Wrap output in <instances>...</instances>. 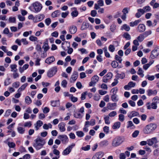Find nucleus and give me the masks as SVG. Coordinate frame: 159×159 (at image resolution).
<instances>
[{
	"instance_id": "f257e3e1",
	"label": "nucleus",
	"mask_w": 159,
	"mask_h": 159,
	"mask_svg": "<svg viewBox=\"0 0 159 159\" xmlns=\"http://www.w3.org/2000/svg\"><path fill=\"white\" fill-rule=\"evenodd\" d=\"M35 143L33 144V146L37 150L41 148L45 143V140L40 138L38 137L34 140Z\"/></svg>"
},
{
	"instance_id": "f03ea898",
	"label": "nucleus",
	"mask_w": 159,
	"mask_h": 159,
	"mask_svg": "<svg viewBox=\"0 0 159 159\" xmlns=\"http://www.w3.org/2000/svg\"><path fill=\"white\" fill-rule=\"evenodd\" d=\"M157 125L154 123H151L146 125L143 130L145 134H151L157 128Z\"/></svg>"
},
{
	"instance_id": "7ed1b4c3",
	"label": "nucleus",
	"mask_w": 159,
	"mask_h": 159,
	"mask_svg": "<svg viewBox=\"0 0 159 159\" xmlns=\"http://www.w3.org/2000/svg\"><path fill=\"white\" fill-rule=\"evenodd\" d=\"M123 137L118 136L115 137L112 140L111 145L113 147H116L120 145L124 141Z\"/></svg>"
},
{
	"instance_id": "20e7f679",
	"label": "nucleus",
	"mask_w": 159,
	"mask_h": 159,
	"mask_svg": "<svg viewBox=\"0 0 159 159\" xmlns=\"http://www.w3.org/2000/svg\"><path fill=\"white\" fill-rule=\"evenodd\" d=\"M118 89L117 88L115 87L112 89L111 91L112 93V94L111 96V100L113 102H117L118 101L119 99L118 96L117 95Z\"/></svg>"
},
{
	"instance_id": "39448f33",
	"label": "nucleus",
	"mask_w": 159,
	"mask_h": 159,
	"mask_svg": "<svg viewBox=\"0 0 159 159\" xmlns=\"http://www.w3.org/2000/svg\"><path fill=\"white\" fill-rule=\"evenodd\" d=\"M34 11L36 12L40 11L42 8V5L38 2H35L32 5Z\"/></svg>"
},
{
	"instance_id": "423d86ee",
	"label": "nucleus",
	"mask_w": 159,
	"mask_h": 159,
	"mask_svg": "<svg viewBox=\"0 0 159 159\" xmlns=\"http://www.w3.org/2000/svg\"><path fill=\"white\" fill-rule=\"evenodd\" d=\"M75 143H72L66 149L64 150L62 154L63 155H66L69 154L71 152L72 148L75 146Z\"/></svg>"
},
{
	"instance_id": "0eeeda50",
	"label": "nucleus",
	"mask_w": 159,
	"mask_h": 159,
	"mask_svg": "<svg viewBox=\"0 0 159 159\" xmlns=\"http://www.w3.org/2000/svg\"><path fill=\"white\" fill-rule=\"evenodd\" d=\"M112 76V74L111 72L108 73L106 75L103 77L102 80V81L105 83L108 82L109 80L111 79Z\"/></svg>"
},
{
	"instance_id": "6e6552de",
	"label": "nucleus",
	"mask_w": 159,
	"mask_h": 159,
	"mask_svg": "<svg viewBox=\"0 0 159 159\" xmlns=\"http://www.w3.org/2000/svg\"><path fill=\"white\" fill-rule=\"evenodd\" d=\"M148 144L150 146H152L153 145L156 144L158 142L156 137H153L147 140Z\"/></svg>"
},
{
	"instance_id": "1a4fd4ad",
	"label": "nucleus",
	"mask_w": 159,
	"mask_h": 159,
	"mask_svg": "<svg viewBox=\"0 0 159 159\" xmlns=\"http://www.w3.org/2000/svg\"><path fill=\"white\" fill-rule=\"evenodd\" d=\"M99 80V77L97 75L93 76L92 78L91 81L89 83V85L92 86L95 85L96 83Z\"/></svg>"
},
{
	"instance_id": "9d476101",
	"label": "nucleus",
	"mask_w": 159,
	"mask_h": 159,
	"mask_svg": "<svg viewBox=\"0 0 159 159\" xmlns=\"http://www.w3.org/2000/svg\"><path fill=\"white\" fill-rule=\"evenodd\" d=\"M136 31L139 33H142L146 30V26L144 25L140 24L138 25L136 28Z\"/></svg>"
},
{
	"instance_id": "9b49d317",
	"label": "nucleus",
	"mask_w": 159,
	"mask_h": 159,
	"mask_svg": "<svg viewBox=\"0 0 159 159\" xmlns=\"http://www.w3.org/2000/svg\"><path fill=\"white\" fill-rule=\"evenodd\" d=\"M59 139H60L63 143H66L68 142V139L66 135H61L58 136Z\"/></svg>"
},
{
	"instance_id": "f8f14e48",
	"label": "nucleus",
	"mask_w": 159,
	"mask_h": 159,
	"mask_svg": "<svg viewBox=\"0 0 159 159\" xmlns=\"http://www.w3.org/2000/svg\"><path fill=\"white\" fill-rule=\"evenodd\" d=\"M159 53V49H155L152 50L151 52V57L152 59L156 57Z\"/></svg>"
},
{
	"instance_id": "ddd939ff",
	"label": "nucleus",
	"mask_w": 159,
	"mask_h": 159,
	"mask_svg": "<svg viewBox=\"0 0 159 159\" xmlns=\"http://www.w3.org/2000/svg\"><path fill=\"white\" fill-rule=\"evenodd\" d=\"M78 77V73L76 71L74 72L70 79V81L71 83H74L77 79Z\"/></svg>"
},
{
	"instance_id": "4468645a",
	"label": "nucleus",
	"mask_w": 159,
	"mask_h": 159,
	"mask_svg": "<svg viewBox=\"0 0 159 159\" xmlns=\"http://www.w3.org/2000/svg\"><path fill=\"white\" fill-rule=\"evenodd\" d=\"M104 5V2L102 0H99L97 1V4H94V8L96 10L99 9L100 7L103 6Z\"/></svg>"
},
{
	"instance_id": "2eb2a0df",
	"label": "nucleus",
	"mask_w": 159,
	"mask_h": 159,
	"mask_svg": "<svg viewBox=\"0 0 159 159\" xmlns=\"http://www.w3.org/2000/svg\"><path fill=\"white\" fill-rule=\"evenodd\" d=\"M62 47L65 50H67L70 47V43L69 42L65 41L61 44Z\"/></svg>"
},
{
	"instance_id": "dca6fc26",
	"label": "nucleus",
	"mask_w": 159,
	"mask_h": 159,
	"mask_svg": "<svg viewBox=\"0 0 159 159\" xmlns=\"http://www.w3.org/2000/svg\"><path fill=\"white\" fill-rule=\"evenodd\" d=\"M116 103H109L107 104V107L109 110H113L116 109Z\"/></svg>"
},
{
	"instance_id": "f3484780",
	"label": "nucleus",
	"mask_w": 159,
	"mask_h": 159,
	"mask_svg": "<svg viewBox=\"0 0 159 159\" xmlns=\"http://www.w3.org/2000/svg\"><path fill=\"white\" fill-rule=\"evenodd\" d=\"M55 61L53 56H51L47 58L45 61V62L48 64H50Z\"/></svg>"
},
{
	"instance_id": "a211bd4d",
	"label": "nucleus",
	"mask_w": 159,
	"mask_h": 159,
	"mask_svg": "<svg viewBox=\"0 0 159 159\" xmlns=\"http://www.w3.org/2000/svg\"><path fill=\"white\" fill-rule=\"evenodd\" d=\"M103 155V153L102 152H98L93 156L92 159H99L102 157Z\"/></svg>"
},
{
	"instance_id": "6ab92c4d",
	"label": "nucleus",
	"mask_w": 159,
	"mask_h": 159,
	"mask_svg": "<svg viewBox=\"0 0 159 159\" xmlns=\"http://www.w3.org/2000/svg\"><path fill=\"white\" fill-rule=\"evenodd\" d=\"M69 30L71 34H74L76 32L77 28L75 26L72 25L69 27Z\"/></svg>"
},
{
	"instance_id": "aec40b11",
	"label": "nucleus",
	"mask_w": 159,
	"mask_h": 159,
	"mask_svg": "<svg viewBox=\"0 0 159 159\" xmlns=\"http://www.w3.org/2000/svg\"><path fill=\"white\" fill-rule=\"evenodd\" d=\"M147 107L148 109H150L151 108L153 109H156L157 108V105L153 102L151 104V107H150V103L148 102L147 104Z\"/></svg>"
},
{
	"instance_id": "412c9836",
	"label": "nucleus",
	"mask_w": 159,
	"mask_h": 159,
	"mask_svg": "<svg viewBox=\"0 0 159 159\" xmlns=\"http://www.w3.org/2000/svg\"><path fill=\"white\" fill-rule=\"evenodd\" d=\"M65 124L61 122L59 123L58 125L59 129L61 132H64L65 130Z\"/></svg>"
},
{
	"instance_id": "4be33fe9",
	"label": "nucleus",
	"mask_w": 159,
	"mask_h": 159,
	"mask_svg": "<svg viewBox=\"0 0 159 159\" xmlns=\"http://www.w3.org/2000/svg\"><path fill=\"white\" fill-rule=\"evenodd\" d=\"M141 21V20H135L134 21L130 22L129 25L131 27H133L137 25Z\"/></svg>"
},
{
	"instance_id": "5701e85b",
	"label": "nucleus",
	"mask_w": 159,
	"mask_h": 159,
	"mask_svg": "<svg viewBox=\"0 0 159 159\" xmlns=\"http://www.w3.org/2000/svg\"><path fill=\"white\" fill-rule=\"evenodd\" d=\"M29 65L28 64L24 65L23 67H20L19 68L20 72V73H22L24 70L27 69L29 67Z\"/></svg>"
},
{
	"instance_id": "b1692460",
	"label": "nucleus",
	"mask_w": 159,
	"mask_h": 159,
	"mask_svg": "<svg viewBox=\"0 0 159 159\" xmlns=\"http://www.w3.org/2000/svg\"><path fill=\"white\" fill-rule=\"evenodd\" d=\"M89 26V24L86 22H83L81 27V30H85Z\"/></svg>"
},
{
	"instance_id": "393cba45",
	"label": "nucleus",
	"mask_w": 159,
	"mask_h": 159,
	"mask_svg": "<svg viewBox=\"0 0 159 159\" xmlns=\"http://www.w3.org/2000/svg\"><path fill=\"white\" fill-rule=\"evenodd\" d=\"M121 30H125L127 31H128L130 30V27L128 25L125 24L121 26Z\"/></svg>"
},
{
	"instance_id": "a878e982",
	"label": "nucleus",
	"mask_w": 159,
	"mask_h": 159,
	"mask_svg": "<svg viewBox=\"0 0 159 159\" xmlns=\"http://www.w3.org/2000/svg\"><path fill=\"white\" fill-rule=\"evenodd\" d=\"M148 93V96H151L152 95H155L157 93V91L156 90H152L151 89H149L147 91Z\"/></svg>"
},
{
	"instance_id": "bb28decb",
	"label": "nucleus",
	"mask_w": 159,
	"mask_h": 159,
	"mask_svg": "<svg viewBox=\"0 0 159 159\" xmlns=\"http://www.w3.org/2000/svg\"><path fill=\"white\" fill-rule=\"evenodd\" d=\"M17 67V65L16 64H11L10 65V67L11 68V71L16 72L17 71V69L16 68Z\"/></svg>"
},
{
	"instance_id": "cd10ccee",
	"label": "nucleus",
	"mask_w": 159,
	"mask_h": 159,
	"mask_svg": "<svg viewBox=\"0 0 159 159\" xmlns=\"http://www.w3.org/2000/svg\"><path fill=\"white\" fill-rule=\"evenodd\" d=\"M109 119L110 117L108 115H105L104 116V119L106 124L109 125L110 124Z\"/></svg>"
},
{
	"instance_id": "c85d7f7f",
	"label": "nucleus",
	"mask_w": 159,
	"mask_h": 159,
	"mask_svg": "<svg viewBox=\"0 0 159 159\" xmlns=\"http://www.w3.org/2000/svg\"><path fill=\"white\" fill-rule=\"evenodd\" d=\"M120 125V122H117L115 123L112 126L113 129H119Z\"/></svg>"
},
{
	"instance_id": "c756f323",
	"label": "nucleus",
	"mask_w": 159,
	"mask_h": 159,
	"mask_svg": "<svg viewBox=\"0 0 159 159\" xmlns=\"http://www.w3.org/2000/svg\"><path fill=\"white\" fill-rule=\"evenodd\" d=\"M17 130L19 133L22 134L24 133L25 129L24 128L21 127H18L17 128Z\"/></svg>"
},
{
	"instance_id": "7c9ffc66",
	"label": "nucleus",
	"mask_w": 159,
	"mask_h": 159,
	"mask_svg": "<svg viewBox=\"0 0 159 159\" xmlns=\"http://www.w3.org/2000/svg\"><path fill=\"white\" fill-rule=\"evenodd\" d=\"M60 11L58 10H57L52 13V17L54 18L60 15Z\"/></svg>"
},
{
	"instance_id": "2f4dec72",
	"label": "nucleus",
	"mask_w": 159,
	"mask_h": 159,
	"mask_svg": "<svg viewBox=\"0 0 159 159\" xmlns=\"http://www.w3.org/2000/svg\"><path fill=\"white\" fill-rule=\"evenodd\" d=\"M25 102L28 105L30 104L32 102V100L29 96H26L25 98Z\"/></svg>"
},
{
	"instance_id": "473e14b6",
	"label": "nucleus",
	"mask_w": 159,
	"mask_h": 159,
	"mask_svg": "<svg viewBox=\"0 0 159 159\" xmlns=\"http://www.w3.org/2000/svg\"><path fill=\"white\" fill-rule=\"evenodd\" d=\"M28 84L26 83L22 85L18 89V91L19 92H20L22 90H24L26 86L28 85Z\"/></svg>"
},
{
	"instance_id": "72a5a7b5",
	"label": "nucleus",
	"mask_w": 159,
	"mask_h": 159,
	"mask_svg": "<svg viewBox=\"0 0 159 159\" xmlns=\"http://www.w3.org/2000/svg\"><path fill=\"white\" fill-rule=\"evenodd\" d=\"M43 129L47 130L49 128L51 129L52 128V125L50 123H49L48 124H45L43 126Z\"/></svg>"
},
{
	"instance_id": "f704fd0d",
	"label": "nucleus",
	"mask_w": 159,
	"mask_h": 159,
	"mask_svg": "<svg viewBox=\"0 0 159 159\" xmlns=\"http://www.w3.org/2000/svg\"><path fill=\"white\" fill-rule=\"evenodd\" d=\"M52 106L55 107L59 105V102L58 100L52 101L51 102Z\"/></svg>"
},
{
	"instance_id": "c9c22d12",
	"label": "nucleus",
	"mask_w": 159,
	"mask_h": 159,
	"mask_svg": "<svg viewBox=\"0 0 159 159\" xmlns=\"http://www.w3.org/2000/svg\"><path fill=\"white\" fill-rule=\"evenodd\" d=\"M42 48L44 49V51H47L50 48L48 44L46 43H44Z\"/></svg>"
},
{
	"instance_id": "e433bc0d",
	"label": "nucleus",
	"mask_w": 159,
	"mask_h": 159,
	"mask_svg": "<svg viewBox=\"0 0 159 159\" xmlns=\"http://www.w3.org/2000/svg\"><path fill=\"white\" fill-rule=\"evenodd\" d=\"M74 116L75 118H81L83 116L82 115L78 112L75 113L74 115Z\"/></svg>"
},
{
	"instance_id": "4c0bfd02",
	"label": "nucleus",
	"mask_w": 159,
	"mask_h": 159,
	"mask_svg": "<svg viewBox=\"0 0 159 159\" xmlns=\"http://www.w3.org/2000/svg\"><path fill=\"white\" fill-rule=\"evenodd\" d=\"M111 65L113 67L115 68L118 66V63L116 61H113L111 62Z\"/></svg>"
},
{
	"instance_id": "58836bf2",
	"label": "nucleus",
	"mask_w": 159,
	"mask_h": 159,
	"mask_svg": "<svg viewBox=\"0 0 159 159\" xmlns=\"http://www.w3.org/2000/svg\"><path fill=\"white\" fill-rule=\"evenodd\" d=\"M143 71L142 70V69L141 68H139L138 70L137 74L139 75L140 76L142 77H143L144 75L143 74Z\"/></svg>"
},
{
	"instance_id": "ea45409f",
	"label": "nucleus",
	"mask_w": 159,
	"mask_h": 159,
	"mask_svg": "<svg viewBox=\"0 0 159 159\" xmlns=\"http://www.w3.org/2000/svg\"><path fill=\"white\" fill-rule=\"evenodd\" d=\"M137 40L139 42H142L144 39V36L142 34H141L137 38Z\"/></svg>"
},
{
	"instance_id": "a19ab883",
	"label": "nucleus",
	"mask_w": 159,
	"mask_h": 159,
	"mask_svg": "<svg viewBox=\"0 0 159 159\" xmlns=\"http://www.w3.org/2000/svg\"><path fill=\"white\" fill-rule=\"evenodd\" d=\"M73 9L75 10V11H73L71 13V15L73 17H76L77 16L78 14V12L77 10H75L76 9L75 8H73Z\"/></svg>"
},
{
	"instance_id": "79ce46f5",
	"label": "nucleus",
	"mask_w": 159,
	"mask_h": 159,
	"mask_svg": "<svg viewBox=\"0 0 159 159\" xmlns=\"http://www.w3.org/2000/svg\"><path fill=\"white\" fill-rule=\"evenodd\" d=\"M70 98L71 101L74 102H77L78 100V98L76 97L73 96V95L72 94L71 95H70Z\"/></svg>"
},
{
	"instance_id": "37998d69",
	"label": "nucleus",
	"mask_w": 159,
	"mask_h": 159,
	"mask_svg": "<svg viewBox=\"0 0 159 159\" xmlns=\"http://www.w3.org/2000/svg\"><path fill=\"white\" fill-rule=\"evenodd\" d=\"M117 115V112L116 111H113L110 112L108 116L111 117H113Z\"/></svg>"
},
{
	"instance_id": "c03bdc74",
	"label": "nucleus",
	"mask_w": 159,
	"mask_h": 159,
	"mask_svg": "<svg viewBox=\"0 0 159 159\" xmlns=\"http://www.w3.org/2000/svg\"><path fill=\"white\" fill-rule=\"evenodd\" d=\"M146 79H148L149 81H152L154 79L155 76L154 75H148L146 76Z\"/></svg>"
},
{
	"instance_id": "a18cd8bd",
	"label": "nucleus",
	"mask_w": 159,
	"mask_h": 159,
	"mask_svg": "<svg viewBox=\"0 0 159 159\" xmlns=\"http://www.w3.org/2000/svg\"><path fill=\"white\" fill-rule=\"evenodd\" d=\"M123 36L127 40H129L131 39L130 35L127 33H125L123 35Z\"/></svg>"
},
{
	"instance_id": "49530a36",
	"label": "nucleus",
	"mask_w": 159,
	"mask_h": 159,
	"mask_svg": "<svg viewBox=\"0 0 159 159\" xmlns=\"http://www.w3.org/2000/svg\"><path fill=\"white\" fill-rule=\"evenodd\" d=\"M100 144L102 146H107L108 144V142L107 140H104L101 141Z\"/></svg>"
},
{
	"instance_id": "de8ad7c7",
	"label": "nucleus",
	"mask_w": 159,
	"mask_h": 159,
	"mask_svg": "<svg viewBox=\"0 0 159 159\" xmlns=\"http://www.w3.org/2000/svg\"><path fill=\"white\" fill-rule=\"evenodd\" d=\"M77 136L79 137H82L84 136V134L82 131H77L76 132Z\"/></svg>"
},
{
	"instance_id": "09e8293b",
	"label": "nucleus",
	"mask_w": 159,
	"mask_h": 159,
	"mask_svg": "<svg viewBox=\"0 0 159 159\" xmlns=\"http://www.w3.org/2000/svg\"><path fill=\"white\" fill-rule=\"evenodd\" d=\"M115 59L116 61H118L119 63H121L122 59L121 57H120L118 55H116L115 56Z\"/></svg>"
},
{
	"instance_id": "8fccbe9b",
	"label": "nucleus",
	"mask_w": 159,
	"mask_h": 159,
	"mask_svg": "<svg viewBox=\"0 0 159 159\" xmlns=\"http://www.w3.org/2000/svg\"><path fill=\"white\" fill-rule=\"evenodd\" d=\"M105 26L103 24H101L99 25H96L95 26V28L96 30L98 29H103L105 28Z\"/></svg>"
},
{
	"instance_id": "3c124183",
	"label": "nucleus",
	"mask_w": 159,
	"mask_h": 159,
	"mask_svg": "<svg viewBox=\"0 0 159 159\" xmlns=\"http://www.w3.org/2000/svg\"><path fill=\"white\" fill-rule=\"evenodd\" d=\"M103 130L105 133L107 134L109 133V127L107 126H105L103 127Z\"/></svg>"
},
{
	"instance_id": "603ef678",
	"label": "nucleus",
	"mask_w": 159,
	"mask_h": 159,
	"mask_svg": "<svg viewBox=\"0 0 159 159\" xmlns=\"http://www.w3.org/2000/svg\"><path fill=\"white\" fill-rule=\"evenodd\" d=\"M139 113L135 111H132L130 114V117H133L135 116H137L139 115Z\"/></svg>"
},
{
	"instance_id": "864d4df0",
	"label": "nucleus",
	"mask_w": 159,
	"mask_h": 159,
	"mask_svg": "<svg viewBox=\"0 0 159 159\" xmlns=\"http://www.w3.org/2000/svg\"><path fill=\"white\" fill-rule=\"evenodd\" d=\"M8 145L10 148H13L16 146L15 144L13 142H8Z\"/></svg>"
},
{
	"instance_id": "5fc2aeb1",
	"label": "nucleus",
	"mask_w": 159,
	"mask_h": 159,
	"mask_svg": "<svg viewBox=\"0 0 159 159\" xmlns=\"http://www.w3.org/2000/svg\"><path fill=\"white\" fill-rule=\"evenodd\" d=\"M9 21L10 23H16V19L15 17H11L9 18Z\"/></svg>"
},
{
	"instance_id": "6e6d98bb",
	"label": "nucleus",
	"mask_w": 159,
	"mask_h": 159,
	"mask_svg": "<svg viewBox=\"0 0 159 159\" xmlns=\"http://www.w3.org/2000/svg\"><path fill=\"white\" fill-rule=\"evenodd\" d=\"M152 101L157 105L159 103V98L157 97H155L153 98Z\"/></svg>"
},
{
	"instance_id": "4d7b16f0",
	"label": "nucleus",
	"mask_w": 159,
	"mask_h": 159,
	"mask_svg": "<svg viewBox=\"0 0 159 159\" xmlns=\"http://www.w3.org/2000/svg\"><path fill=\"white\" fill-rule=\"evenodd\" d=\"M55 74L52 71L50 70L48 73V76L49 77H51Z\"/></svg>"
},
{
	"instance_id": "13d9d810",
	"label": "nucleus",
	"mask_w": 159,
	"mask_h": 159,
	"mask_svg": "<svg viewBox=\"0 0 159 159\" xmlns=\"http://www.w3.org/2000/svg\"><path fill=\"white\" fill-rule=\"evenodd\" d=\"M29 39L32 41H36L38 40V38L35 36H31L29 37Z\"/></svg>"
},
{
	"instance_id": "bf43d9fd",
	"label": "nucleus",
	"mask_w": 159,
	"mask_h": 159,
	"mask_svg": "<svg viewBox=\"0 0 159 159\" xmlns=\"http://www.w3.org/2000/svg\"><path fill=\"white\" fill-rule=\"evenodd\" d=\"M108 49L110 51L113 52L115 50L114 46L112 45H110L108 47Z\"/></svg>"
},
{
	"instance_id": "052dcab7",
	"label": "nucleus",
	"mask_w": 159,
	"mask_h": 159,
	"mask_svg": "<svg viewBox=\"0 0 159 159\" xmlns=\"http://www.w3.org/2000/svg\"><path fill=\"white\" fill-rule=\"evenodd\" d=\"M51 22V20L50 18H48L45 19V22L47 26H48Z\"/></svg>"
},
{
	"instance_id": "680f3d73",
	"label": "nucleus",
	"mask_w": 159,
	"mask_h": 159,
	"mask_svg": "<svg viewBox=\"0 0 159 159\" xmlns=\"http://www.w3.org/2000/svg\"><path fill=\"white\" fill-rule=\"evenodd\" d=\"M143 8L145 12H148L151 10V7L149 6H145Z\"/></svg>"
},
{
	"instance_id": "e2e57ef3",
	"label": "nucleus",
	"mask_w": 159,
	"mask_h": 159,
	"mask_svg": "<svg viewBox=\"0 0 159 159\" xmlns=\"http://www.w3.org/2000/svg\"><path fill=\"white\" fill-rule=\"evenodd\" d=\"M81 149L85 151H88L90 149V146L87 145L85 147H82L81 148Z\"/></svg>"
},
{
	"instance_id": "0e129e2a",
	"label": "nucleus",
	"mask_w": 159,
	"mask_h": 159,
	"mask_svg": "<svg viewBox=\"0 0 159 159\" xmlns=\"http://www.w3.org/2000/svg\"><path fill=\"white\" fill-rule=\"evenodd\" d=\"M139 131L138 130H135V131L134 133H133L132 134V136L133 138L136 137L139 134Z\"/></svg>"
},
{
	"instance_id": "69168bd1",
	"label": "nucleus",
	"mask_w": 159,
	"mask_h": 159,
	"mask_svg": "<svg viewBox=\"0 0 159 159\" xmlns=\"http://www.w3.org/2000/svg\"><path fill=\"white\" fill-rule=\"evenodd\" d=\"M67 83V81L66 80H64L62 81L61 85L63 87L66 88V87Z\"/></svg>"
},
{
	"instance_id": "338daca9",
	"label": "nucleus",
	"mask_w": 159,
	"mask_h": 159,
	"mask_svg": "<svg viewBox=\"0 0 159 159\" xmlns=\"http://www.w3.org/2000/svg\"><path fill=\"white\" fill-rule=\"evenodd\" d=\"M124 116L121 114L119 115V120L121 122H123L124 120Z\"/></svg>"
},
{
	"instance_id": "774afa93",
	"label": "nucleus",
	"mask_w": 159,
	"mask_h": 159,
	"mask_svg": "<svg viewBox=\"0 0 159 159\" xmlns=\"http://www.w3.org/2000/svg\"><path fill=\"white\" fill-rule=\"evenodd\" d=\"M153 154L154 156H159V149H155L153 151Z\"/></svg>"
}]
</instances>
